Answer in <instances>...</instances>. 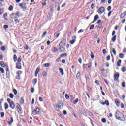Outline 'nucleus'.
<instances>
[{"label":"nucleus","mask_w":126,"mask_h":126,"mask_svg":"<svg viewBox=\"0 0 126 126\" xmlns=\"http://www.w3.org/2000/svg\"><path fill=\"white\" fill-rule=\"evenodd\" d=\"M105 104L107 105V106H109V105L108 100H106L105 102Z\"/></svg>","instance_id":"obj_52"},{"label":"nucleus","mask_w":126,"mask_h":126,"mask_svg":"<svg viewBox=\"0 0 126 126\" xmlns=\"http://www.w3.org/2000/svg\"><path fill=\"white\" fill-rule=\"evenodd\" d=\"M115 116L117 120H119V121H122V122H125V116L124 114L120 112H116Z\"/></svg>","instance_id":"obj_1"},{"label":"nucleus","mask_w":126,"mask_h":126,"mask_svg":"<svg viewBox=\"0 0 126 126\" xmlns=\"http://www.w3.org/2000/svg\"><path fill=\"white\" fill-rule=\"evenodd\" d=\"M66 44V40L63 39L60 43L59 47H63Z\"/></svg>","instance_id":"obj_6"},{"label":"nucleus","mask_w":126,"mask_h":126,"mask_svg":"<svg viewBox=\"0 0 126 126\" xmlns=\"http://www.w3.org/2000/svg\"><path fill=\"white\" fill-rule=\"evenodd\" d=\"M32 113L33 115L35 116L36 115L40 114V113H41V111L40 110V108H39V107H36L35 109L33 111H32Z\"/></svg>","instance_id":"obj_4"},{"label":"nucleus","mask_w":126,"mask_h":126,"mask_svg":"<svg viewBox=\"0 0 126 126\" xmlns=\"http://www.w3.org/2000/svg\"><path fill=\"white\" fill-rule=\"evenodd\" d=\"M38 81V80L37 78L34 79L33 80L32 82L34 84V85H36V83H37V82Z\"/></svg>","instance_id":"obj_21"},{"label":"nucleus","mask_w":126,"mask_h":126,"mask_svg":"<svg viewBox=\"0 0 126 126\" xmlns=\"http://www.w3.org/2000/svg\"><path fill=\"white\" fill-rule=\"evenodd\" d=\"M82 32H83V30L81 29L78 32V33L80 34V33H82Z\"/></svg>","instance_id":"obj_49"},{"label":"nucleus","mask_w":126,"mask_h":126,"mask_svg":"<svg viewBox=\"0 0 126 126\" xmlns=\"http://www.w3.org/2000/svg\"><path fill=\"white\" fill-rule=\"evenodd\" d=\"M31 91L32 93H33V92L35 91V89H34V88H32L31 89Z\"/></svg>","instance_id":"obj_48"},{"label":"nucleus","mask_w":126,"mask_h":126,"mask_svg":"<svg viewBox=\"0 0 126 126\" xmlns=\"http://www.w3.org/2000/svg\"><path fill=\"white\" fill-rule=\"evenodd\" d=\"M101 121L102 122V123H106V119L105 118H102L101 119Z\"/></svg>","instance_id":"obj_55"},{"label":"nucleus","mask_w":126,"mask_h":126,"mask_svg":"<svg viewBox=\"0 0 126 126\" xmlns=\"http://www.w3.org/2000/svg\"><path fill=\"white\" fill-rule=\"evenodd\" d=\"M6 76H7V77H9L10 76L9 70H8V68H7L6 70Z\"/></svg>","instance_id":"obj_19"},{"label":"nucleus","mask_w":126,"mask_h":126,"mask_svg":"<svg viewBox=\"0 0 126 126\" xmlns=\"http://www.w3.org/2000/svg\"><path fill=\"white\" fill-rule=\"evenodd\" d=\"M22 73V72L21 71H18L17 72V76L16 77V79H18V80H20V74Z\"/></svg>","instance_id":"obj_11"},{"label":"nucleus","mask_w":126,"mask_h":126,"mask_svg":"<svg viewBox=\"0 0 126 126\" xmlns=\"http://www.w3.org/2000/svg\"><path fill=\"white\" fill-rule=\"evenodd\" d=\"M39 100L40 102H43V98H42L41 97H40L39 98Z\"/></svg>","instance_id":"obj_62"},{"label":"nucleus","mask_w":126,"mask_h":126,"mask_svg":"<svg viewBox=\"0 0 126 126\" xmlns=\"http://www.w3.org/2000/svg\"><path fill=\"white\" fill-rule=\"evenodd\" d=\"M110 59H111V56L110 55H108L106 58L107 61H110Z\"/></svg>","instance_id":"obj_43"},{"label":"nucleus","mask_w":126,"mask_h":126,"mask_svg":"<svg viewBox=\"0 0 126 126\" xmlns=\"http://www.w3.org/2000/svg\"><path fill=\"white\" fill-rule=\"evenodd\" d=\"M39 71H40V68L39 67L37 68L34 74V76L35 77H37V76H38V73H39Z\"/></svg>","instance_id":"obj_12"},{"label":"nucleus","mask_w":126,"mask_h":126,"mask_svg":"<svg viewBox=\"0 0 126 126\" xmlns=\"http://www.w3.org/2000/svg\"><path fill=\"white\" fill-rule=\"evenodd\" d=\"M17 108H18V109H20V105H19V104H18V103H17Z\"/></svg>","instance_id":"obj_63"},{"label":"nucleus","mask_w":126,"mask_h":126,"mask_svg":"<svg viewBox=\"0 0 126 126\" xmlns=\"http://www.w3.org/2000/svg\"><path fill=\"white\" fill-rule=\"evenodd\" d=\"M98 19H99V15H96L94 18V22H96Z\"/></svg>","instance_id":"obj_15"},{"label":"nucleus","mask_w":126,"mask_h":126,"mask_svg":"<svg viewBox=\"0 0 126 126\" xmlns=\"http://www.w3.org/2000/svg\"><path fill=\"white\" fill-rule=\"evenodd\" d=\"M13 92H14L15 95H16L17 94V90H16V89H14Z\"/></svg>","instance_id":"obj_45"},{"label":"nucleus","mask_w":126,"mask_h":126,"mask_svg":"<svg viewBox=\"0 0 126 126\" xmlns=\"http://www.w3.org/2000/svg\"><path fill=\"white\" fill-rule=\"evenodd\" d=\"M101 3H106V0H102Z\"/></svg>","instance_id":"obj_60"},{"label":"nucleus","mask_w":126,"mask_h":126,"mask_svg":"<svg viewBox=\"0 0 126 126\" xmlns=\"http://www.w3.org/2000/svg\"><path fill=\"white\" fill-rule=\"evenodd\" d=\"M5 110H7L8 109V104L7 103H4Z\"/></svg>","instance_id":"obj_20"},{"label":"nucleus","mask_w":126,"mask_h":126,"mask_svg":"<svg viewBox=\"0 0 126 126\" xmlns=\"http://www.w3.org/2000/svg\"><path fill=\"white\" fill-rule=\"evenodd\" d=\"M95 7V5L94 4H92L91 6V9H93Z\"/></svg>","instance_id":"obj_47"},{"label":"nucleus","mask_w":126,"mask_h":126,"mask_svg":"<svg viewBox=\"0 0 126 126\" xmlns=\"http://www.w3.org/2000/svg\"><path fill=\"white\" fill-rule=\"evenodd\" d=\"M107 11H110V10H111V9H112V7L111 6H108V7H107Z\"/></svg>","instance_id":"obj_42"},{"label":"nucleus","mask_w":126,"mask_h":126,"mask_svg":"<svg viewBox=\"0 0 126 126\" xmlns=\"http://www.w3.org/2000/svg\"><path fill=\"white\" fill-rule=\"evenodd\" d=\"M122 86L123 88L126 87V83L125 82H123L122 83Z\"/></svg>","instance_id":"obj_35"},{"label":"nucleus","mask_w":126,"mask_h":126,"mask_svg":"<svg viewBox=\"0 0 126 126\" xmlns=\"http://www.w3.org/2000/svg\"><path fill=\"white\" fill-rule=\"evenodd\" d=\"M8 9H9V11H12L13 10V6H12V5H10Z\"/></svg>","instance_id":"obj_25"},{"label":"nucleus","mask_w":126,"mask_h":126,"mask_svg":"<svg viewBox=\"0 0 126 126\" xmlns=\"http://www.w3.org/2000/svg\"><path fill=\"white\" fill-rule=\"evenodd\" d=\"M112 52L115 55H117V52H116V49L115 48H113Z\"/></svg>","instance_id":"obj_32"},{"label":"nucleus","mask_w":126,"mask_h":126,"mask_svg":"<svg viewBox=\"0 0 126 126\" xmlns=\"http://www.w3.org/2000/svg\"><path fill=\"white\" fill-rule=\"evenodd\" d=\"M59 70L62 75H63L64 74V73L63 72V69L62 68H60L59 69Z\"/></svg>","instance_id":"obj_16"},{"label":"nucleus","mask_w":126,"mask_h":126,"mask_svg":"<svg viewBox=\"0 0 126 126\" xmlns=\"http://www.w3.org/2000/svg\"><path fill=\"white\" fill-rule=\"evenodd\" d=\"M46 35H47V31H45L43 34H42V37L44 38V37H45L46 36Z\"/></svg>","instance_id":"obj_34"},{"label":"nucleus","mask_w":126,"mask_h":126,"mask_svg":"<svg viewBox=\"0 0 126 126\" xmlns=\"http://www.w3.org/2000/svg\"><path fill=\"white\" fill-rule=\"evenodd\" d=\"M103 54H106L107 53V50L105 49H103L102 50Z\"/></svg>","instance_id":"obj_51"},{"label":"nucleus","mask_w":126,"mask_h":126,"mask_svg":"<svg viewBox=\"0 0 126 126\" xmlns=\"http://www.w3.org/2000/svg\"><path fill=\"white\" fill-rule=\"evenodd\" d=\"M13 60L14 62H16V61H17V56H16V55H14L13 56Z\"/></svg>","instance_id":"obj_24"},{"label":"nucleus","mask_w":126,"mask_h":126,"mask_svg":"<svg viewBox=\"0 0 126 126\" xmlns=\"http://www.w3.org/2000/svg\"><path fill=\"white\" fill-rule=\"evenodd\" d=\"M15 16V14L14 13H12L11 15H10L11 18H14V17Z\"/></svg>","instance_id":"obj_36"},{"label":"nucleus","mask_w":126,"mask_h":126,"mask_svg":"<svg viewBox=\"0 0 126 126\" xmlns=\"http://www.w3.org/2000/svg\"><path fill=\"white\" fill-rule=\"evenodd\" d=\"M9 97L10 98H11V99H13V97H14L13 94H12V93H10L9 94Z\"/></svg>","instance_id":"obj_33"},{"label":"nucleus","mask_w":126,"mask_h":126,"mask_svg":"<svg viewBox=\"0 0 126 126\" xmlns=\"http://www.w3.org/2000/svg\"><path fill=\"white\" fill-rule=\"evenodd\" d=\"M65 97L66 99H69V95H68L67 94H65Z\"/></svg>","instance_id":"obj_40"},{"label":"nucleus","mask_w":126,"mask_h":126,"mask_svg":"<svg viewBox=\"0 0 126 126\" xmlns=\"http://www.w3.org/2000/svg\"><path fill=\"white\" fill-rule=\"evenodd\" d=\"M121 70L122 71V72H126V69L125 66H123L121 68Z\"/></svg>","instance_id":"obj_23"},{"label":"nucleus","mask_w":126,"mask_h":126,"mask_svg":"<svg viewBox=\"0 0 126 126\" xmlns=\"http://www.w3.org/2000/svg\"><path fill=\"white\" fill-rule=\"evenodd\" d=\"M52 52H54L55 53H56V52H58V49L56 47H54L52 49Z\"/></svg>","instance_id":"obj_22"},{"label":"nucleus","mask_w":126,"mask_h":126,"mask_svg":"<svg viewBox=\"0 0 126 126\" xmlns=\"http://www.w3.org/2000/svg\"><path fill=\"white\" fill-rule=\"evenodd\" d=\"M116 38H117L116 35H114L113 37L112 38V40L113 42H115L116 41Z\"/></svg>","instance_id":"obj_27"},{"label":"nucleus","mask_w":126,"mask_h":126,"mask_svg":"<svg viewBox=\"0 0 126 126\" xmlns=\"http://www.w3.org/2000/svg\"><path fill=\"white\" fill-rule=\"evenodd\" d=\"M1 51H3V52H4L5 51V47L2 46L1 48Z\"/></svg>","instance_id":"obj_38"},{"label":"nucleus","mask_w":126,"mask_h":126,"mask_svg":"<svg viewBox=\"0 0 126 126\" xmlns=\"http://www.w3.org/2000/svg\"><path fill=\"white\" fill-rule=\"evenodd\" d=\"M78 101H79L78 98H77L76 100H75L74 101V104H76L77 103H78Z\"/></svg>","instance_id":"obj_53"},{"label":"nucleus","mask_w":126,"mask_h":126,"mask_svg":"<svg viewBox=\"0 0 126 126\" xmlns=\"http://www.w3.org/2000/svg\"><path fill=\"white\" fill-rule=\"evenodd\" d=\"M82 59H81V58H79V59H78V62H79V63H80L81 64V63H82Z\"/></svg>","instance_id":"obj_56"},{"label":"nucleus","mask_w":126,"mask_h":126,"mask_svg":"<svg viewBox=\"0 0 126 126\" xmlns=\"http://www.w3.org/2000/svg\"><path fill=\"white\" fill-rule=\"evenodd\" d=\"M26 3H21L19 4V6H20V7H21L23 11H26V10H27V6H26Z\"/></svg>","instance_id":"obj_3"},{"label":"nucleus","mask_w":126,"mask_h":126,"mask_svg":"<svg viewBox=\"0 0 126 126\" xmlns=\"http://www.w3.org/2000/svg\"><path fill=\"white\" fill-rule=\"evenodd\" d=\"M20 103L21 104H23L24 103V100L23 99V98H21V99L20 100Z\"/></svg>","instance_id":"obj_31"},{"label":"nucleus","mask_w":126,"mask_h":126,"mask_svg":"<svg viewBox=\"0 0 126 126\" xmlns=\"http://www.w3.org/2000/svg\"><path fill=\"white\" fill-rule=\"evenodd\" d=\"M51 65V64L50 63H45L44 64V67H49Z\"/></svg>","instance_id":"obj_29"},{"label":"nucleus","mask_w":126,"mask_h":126,"mask_svg":"<svg viewBox=\"0 0 126 126\" xmlns=\"http://www.w3.org/2000/svg\"><path fill=\"white\" fill-rule=\"evenodd\" d=\"M63 114L64 115H66V114H67V112H66V111L64 110V111H63Z\"/></svg>","instance_id":"obj_64"},{"label":"nucleus","mask_w":126,"mask_h":126,"mask_svg":"<svg viewBox=\"0 0 126 126\" xmlns=\"http://www.w3.org/2000/svg\"><path fill=\"white\" fill-rule=\"evenodd\" d=\"M91 59H93L94 58V54L93 52L91 53Z\"/></svg>","instance_id":"obj_41"},{"label":"nucleus","mask_w":126,"mask_h":126,"mask_svg":"<svg viewBox=\"0 0 126 126\" xmlns=\"http://www.w3.org/2000/svg\"><path fill=\"white\" fill-rule=\"evenodd\" d=\"M22 60L19 57L18 60H17V63H20Z\"/></svg>","instance_id":"obj_50"},{"label":"nucleus","mask_w":126,"mask_h":126,"mask_svg":"<svg viewBox=\"0 0 126 126\" xmlns=\"http://www.w3.org/2000/svg\"><path fill=\"white\" fill-rule=\"evenodd\" d=\"M67 56V54L66 53H63L61 55L60 58H62V57H66Z\"/></svg>","instance_id":"obj_26"},{"label":"nucleus","mask_w":126,"mask_h":126,"mask_svg":"<svg viewBox=\"0 0 126 126\" xmlns=\"http://www.w3.org/2000/svg\"><path fill=\"white\" fill-rule=\"evenodd\" d=\"M7 17V13H5L3 15V18H5V17Z\"/></svg>","instance_id":"obj_58"},{"label":"nucleus","mask_w":126,"mask_h":126,"mask_svg":"<svg viewBox=\"0 0 126 126\" xmlns=\"http://www.w3.org/2000/svg\"><path fill=\"white\" fill-rule=\"evenodd\" d=\"M104 12L105 8H104V7H100L99 9L97 10V12L99 13V14H103V13H104Z\"/></svg>","instance_id":"obj_5"},{"label":"nucleus","mask_w":126,"mask_h":126,"mask_svg":"<svg viewBox=\"0 0 126 126\" xmlns=\"http://www.w3.org/2000/svg\"><path fill=\"white\" fill-rule=\"evenodd\" d=\"M0 114H1V118H3V117H4V112H1Z\"/></svg>","instance_id":"obj_46"},{"label":"nucleus","mask_w":126,"mask_h":126,"mask_svg":"<svg viewBox=\"0 0 126 126\" xmlns=\"http://www.w3.org/2000/svg\"><path fill=\"white\" fill-rule=\"evenodd\" d=\"M72 39V40L70 41V43L71 45H73V44L76 42V36L75 35L73 36Z\"/></svg>","instance_id":"obj_8"},{"label":"nucleus","mask_w":126,"mask_h":126,"mask_svg":"<svg viewBox=\"0 0 126 126\" xmlns=\"http://www.w3.org/2000/svg\"><path fill=\"white\" fill-rule=\"evenodd\" d=\"M95 83H96L97 84V85H100V82H99V81L98 80H96L95 81Z\"/></svg>","instance_id":"obj_54"},{"label":"nucleus","mask_w":126,"mask_h":126,"mask_svg":"<svg viewBox=\"0 0 126 126\" xmlns=\"http://www.w3.org/2000/svg\"><path fill=\"white\" fill-rule=\"evenodd\" d=\"M62 107L63 108V103H59L56 105V108H58V109H62Z\"/></svg>","instance_id":"obj_14"},{"label":"nucleus","mask_w":126,"mask_h":126,"mask_svg":"<svg viewBox=\"0 0 126 126\" xmlns=\"http://www.w3.org/2000/svg\"><path fill=\"white\" fill-rule=\"evenodd\" d=\"M119 77H120V74L119 73H115L114 75V81H118L119 82Z\"/></svg>","instance_id":"obj_7"},{"label":"nucleus","mask_w":126,"mask_h":126,"mask_svg":"<svg viewBox=\"0 0 126 126\" xmlns=\"http://www.w3.org/2000/svg\"><path fill=\"white\" fill-rule=\"evenodd\" d=\"M4 28L5 29H7V28H8V25H4Z\"/></svg>","instance_id":"obj_57"},{"label":"nucleus","mask_w":126,"mask_h":126,"mask_svg":"<svg viewBox=\"0 0 126 126\" xmlns=\"http://www.w3.org/2000/svg\"><path fill=\"white\" fill-rule=\"evenodd\" d=\"M18 112L20 113V114H21V113H22V109H21V108L19 109Z\"/></svg>","instance_id":"obj_61"},{"label":"nucleus","mask_w":126,"mask_h":126,"mask_svg":"<svg viewBox=\"0 0 126 126\" xmlns=\"http://www.w3.org/2000/svg\"><path fill=\"white\" fill-rule=\"evenodd\" d=\"M59 52H61V53H63L64 52H65V48L63 47V46H59Z\"/></svg>","instance_id":"obj_9"},{"label":"nucleus","mask_w":126,"mask_h":126,"mask_svg":"<svg viewBox=\"0 0 126 126\" xmlns=\"http://www.w3.org/2000/svg\"><path fill=\"white\" fill-rule=\"evenodd\" d=\"M119 58L121 59H124V54H123V53H120L119 54Z\"/></svg>","instance_id":"obj_30"},{"label":"nucleus","mask_w":126,"mask_h":126,"mask_svg":"<svg viewBox=\"0 0 126 126\" xmlns=\"http://www.w3.org/2000/svg\"><path fill=\"white\" fill-rule=\"evenodd\" d=\"M7 101L8 103H9L11 109H12L13 110L14 109V108H15V104H14V102L11 101V99H10V98H8L7 99Z\"/></svg>","instance_id":"obj_2"},{"label":"nucleus","mask_w":126,"mask_h":126,"mask_svg":"<svg viewBox=\"0 0 126 126\" xmlns=\"http://www.w3.org/2000/svg\"><path fill=\"white\" fill-rule=\"evenodd\" d=\"M16 67L17 69H21V63L17 62Z\"/></svg>","instance_id":"obj_10"},{"label":"nucleus","mask_w":126,"mask_h":126,"mask_svg":"<svg viewBox=\"0 0 126 126\" xmlns=\"http://www.w3.org/2000/svg\"><path fill=\"white\" fill-rule=\"evenodd\" d=\"M94 27H95V25H92L90 27V30H92V29H94Z\"/></svg>","instance_id":"obj_28"},{"label":"nucleus","mask_w":126,"mask_h":126,"mask_svg":"<svg viewBox=\"0 0 126 126\" xmlns=\"http://www.w3.org/2000/svg\"><path fill=\"white\" fill-rule=\"evenodd\" d=\"M61 60V57H59L58 58H57V59H56V62H57V63H59V62H60V60Z\"/></svg>","instance_id":"obj_59"},{"label":"nucleus","mask_w":126,"mask_h":126,"mask_svg":"<svg viewBox=\"0 0 126 126\" xmlns=\"http://www.w3.org/2000/svg\"><path fill=\"white\" fill-rule=\"evenodd\" d=\"M0 65L1 67H5V64H4V62L3 61H1L0 62Z\"/></svg>","instance_id":"obj_18"},{"label":"nucleus","mask_w":126,"mask_h":126,"mask_svg":"<svg viewBox=\"0 0 126 126\" xmlns=\"http://www.w3.org/2000/svg\"><path fill=\"white\" fill-rule=\"evenodd\" d=\"M79 76H80V72H78L77 75H76V78H78L79 77Z\"/></svg>","instance_id":"obj_44"},{"label":"nucleus","mask_w":126,"mask_h":126,"mask_svg":"<svg viewBox=\"0 0 126 126\" xmlns=\"http://www.w3.org/2000/svg\"><path fill=\"white\" fill-rule=\"evenodd\" d=\"M0 71H1L2 73H4V69L2 68H0Z\"/></svg>","instance_id":"obj_39"},{"label":"nucleus","mask_w":126,"mask_h":126,"mask_svg":"<svg viewBox=\"0 0 126 126\" xmlns=\"http://www.w3.org/2000/svg\"><path fill=\"white\" fill-rule=\"evenodd\" d=\"M126 16V11H124L123 13H122L120 15V18L121 19H124L125 16Z\"/></svg>","instance_id":"obj_13"},{"label":"nucleus","mask_w":126,"mask_h":126,"mask_svg":"<svg viewBox=\"0 0 126 126\" xmlns=\"http://www.w3.org/2000/svg\"><path fill=\"white\" fill-rule=\"evenodd\" d=\"M121 63H122V60L121 59L119 60L117 63V66H121Z\"/></svg>","instance_id":"obj_17"},{"label":"nucleus","mask_w":126,"mask_h":126,"mask_svg":"<svg viewBox=\"0 0 126 126\" xmlns=\"http://www.w3.org/2000/svg\"><path fill=\"white\" fill-rule=\"evenodd\" d=\"M42 75L44 77H46L47 76V72H43L42 73Z\"/></svg>","instance_id":"obj_37"}]
</instances>
